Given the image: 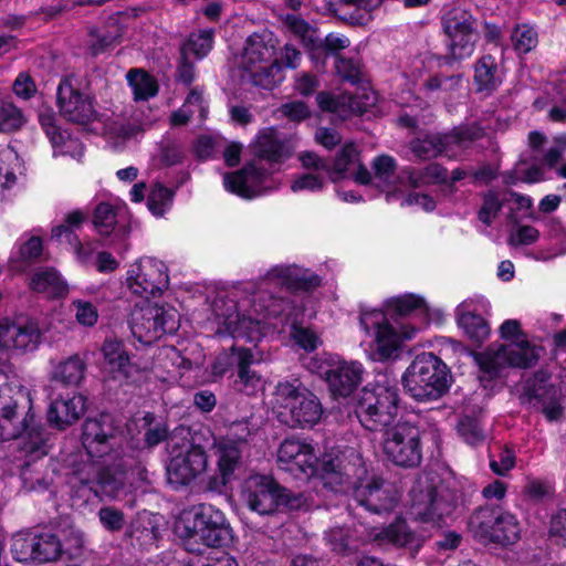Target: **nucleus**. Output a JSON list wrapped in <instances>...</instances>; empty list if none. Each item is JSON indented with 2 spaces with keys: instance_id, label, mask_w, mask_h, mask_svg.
<instances>
[{
  "instance_id": "nucleus-36",
  "label": "nucleus",
  "mask_w": 566,
  "mask_h": 566,
  "mask_svg": "<svg viewBox=\"0 0 566 566\" xmlns=\"http://www.w3.org/2000/svg\"><path fill=\"white\" fill-rule=\"evenodd\" d=\"M317 103L323 111L336 113L342 117H346L349 114L363 113L365 111V106L358 101V98L348 93L339 95L319 93L317 95Z\"/></svg>"
},
{
  "instance_id": "nucleus-31",
  "label": "nucleus",
  "mask_w": 566,
  "mask_h": 566,
  "mask_svg": "<svg viewBox=\"0 0 566 566\" xmlns=\"http://www.w3.org/2000/svg\"><path fill=\"white\" fill-rule=\"evenodd\" d=\"M384 0H336L335 12L353 24H365Z\"/></svg>"
},
{
  "instance_id": "nucleus-11",
  "label": "nucleus",
  "mask_w": 566,
  "mask_h": 566,
  "mask_svg": "<svg viewBox=\"0 0 566 566\" xmlns=\"http://www.w3.org/2000/svg\"><path fill=\"white\" fill-rule=\"evenodd\" d=\"M399 394L396 387L377 384L365 388L356 410L364 427L369 430L382 429L395 423L400 416Z\"/></svg>"
},
{
  "instance_id": "nucleus-57",
  "label": "nucleus",
  "mask_w": 566,
  "mask_h": 566,
  "mask_svg": "<svg viewBox=\"0 0 566 566\" xmlns=\"http://www.w3.org/2000/svg\"><path fill=\"white\" fill-rule=\"evenodd\" d=\"M97 517L101 525L111 533L120 532L126 524L124 512L115 506H102Z\"/></svg>"
},
{
  "instance_id": "nucleus-28",
  "label": "nucleus",
  "mask_w": 566,
  "mask_h": 566,
  "mask_svg": "<svg viewBox=\"0 0 566 566\" xmlns=\"http://www.w3.org/2000/svg\"><path fill=\"white\" fill-rule=\"evenodd\" d=\"M241 453L237 446L226 443L219 446L218 473L209 476L207 490L222 493L234 479V472L240 465Z\"/></svg>"
},
{
  "instance_id": "nucleus-16",
  "label": "nucleus",
  "mask_w": 566,
  "mask_h": 566,
  "mask_svg": "<svg viewBox=\"0 0 566 566\" xmlns=\"http://www.w3.org/2000/svg\"><path fill=\"white\" fill-rule=\"evenodd\" d=\"M63 552L60 538L52 532L30 531L12 537L11 553L21 563H49L56 560Z\"/></svg>"
},
{
  "instance_id": "nucleus-43",
  "label": "nucleus",
  "mask_w": 566,
  "mask_h": 566,
  "mask_svg": "<svg viewBox=\"0 0 566 566\" xmlns=\"http://www.w3.org/2000/svg\"><path fill=\"white\" fill-rule=\"evenodd\" d=\"M158 535L159 528L147 513L139 514L130 525L129 536L142 547L155 544Z\"/></svg>"
},
{
  "instance_id": "nucleus-25",
  "label": "nucleus",
  "mask_w": 566,
  "mask_h": 566,
  "mask_svg": "<svg viewBox=\"0 0 566 566\" xmlns=\"http://www.w3.org/2000/svg\"><path fill=\"white\" fill-rule=\"evenodd\" d=\"M367 538L379 546L394 545L406 547L412 554L417 553L422 546V538L412 532L406 522L400 518L386 527L370 528Z\"/></svg>"
},
{
  "instance_id": "nucleus-45",
  "label": "nucleus",
  "mask_w": 566,
  "mask_h": 566,
  "mask_svg": "<svg viewBox=\"0 0 566 566\" xmlns=\"http://www.w3.org/2000/svg\"><path fill=\"white\" fill-rule=\"evenodd\" d=\"M389 314L398 316H408L411 314H427L428 306L424 300L413 294H406L394 297L387 302Z\"/></svg>"
},
{
  "instance_id": "nucleus-20",
  "label": "nucleus",
  "mask_w": 566,
  "mask_h": 566,
  "mask_svg": "<svg viewBox=\"0 0 566 566\" xmlns=\"http://www.w3.org/2000/svg\"><path fill=\"white\" fill-rule=\"evenodd\" d=\"M373 174L366 167H359L355 174V181L361 185L373 184L384 192H387V200L395 193L402 192L408 186L403 169L397 172L395 158L388 155L377 156L371 164Z\"/></svg>"
},
{
  "instance_id": "nucleus-6",
  "label": "nucleus",
  "mask_w": 566,
  "mask_h": 566,
  "mask_svg": "<svg viewBox=\"0 0 566 566\" xmlns=\"http://www.w3.org/2000/svg\"><path fill=\"white\" fill-rule=\"evenodd\" d=\"M176 532L186 551L201 554V546L220 547L229 538V527L221 511L210 505H199L184 512Z\"/></svg>"
},
{
  "instance_id": "nucleus-22",
  "label": "nucleus",
  "mask_w": 566,
  "mask_h": 566,
  "mask_svg": "<svg viewBox=\"0 0 566 566\" xmlns=\"http://www.w3.org/2000/svg\"><path fill=\"white\" fill-rule=\"evenodd\" d=\"M56 97L60 114L69 122L86 124L93 119L95 111L92 98L82 93L72 78L66 77L60 82Z\"/></svg>"
},
{
  "instance_id": "nucleus-64",
  "label": "nucleus",
  "mask_w": 566,
  "mask_h": 566,
  "mask_svg": "<svg viewBox=\"0 0 566 566\" xmlns=\"http://www.w3.org/2000/svg\"><path fill=\"white\" fill-rule=\"evenodd\" d=\"M17 97L28 101L38 93L36 84L29 72H20L12 84Z\"/></svg>"
},
{
  "instance_id": "nucleus-47",
  "label": "nucleus",
  "mask_w": 566,
  "mask_h": 566,
  "mask_svg": "<svg viewBox=\"0 0 566 566\" xmlns=\"http://www.w3.org/2000/svg\"><path fill=\"white\" fill-rule=\"evenodd\" d=\"M359 167H364L359 161V153L354 144H346L338 153L333 167H331L332 176L336 179L343 174L352 171L355 177Z\"/></svg>"
},
{
  "instance_id": "nucleus-14",
  "label": "nucleus",
  "mask_w": 566,
  "mask_h": 566,
  "mask_svg": "<svg viewBox=\"0 0 566 566\" xmlns=\"http://www.w3.org/2000/svg\"><path fill=\"white\" fill-rule=\"evenodd\" d=\"M129 325L134 338L143 345H151L164 335L177 332L179 314L172 307L148 303L135 307Z\"/></svg>"
},
{
  "instance_id": "nucleus-9",
  "label": "nucleus",
  "mask_w": 566,
  "mask_h": 566,
  "mask_svg": "<svg viewBox=\"0 0 566 566\" xmlns=\"http://www.w3.org/2000/svg\"><path fill=\"white\" fill-rule=\"evenodd\" d=\"M455 507L451 493L421 475L410 491L409 515L416 521L439 525Z\"/></svg>"
},
{
  "instance_id": "nucleus-39",
  "label": "nucleus",
  "mask_w": 566,
  "mask_h": 566,
  "mask_svg": "<svg viewBox=\"0 0 566 566\" xmlns=\"http://www.w3.org/2000/svg\"><path fill=\"white\" fill-rule=\"evenodd\" d=\"M30 287L38 292L44 293L49 297H59L66 293V284L60 274L53 269L38 271L31 277Z\"/></svg>"
},
{
  "instance_id": "nucleus-1",
  "label": "nucleus",
  "mask_w": 566,
  "mask_h": 566,
  "mask_svg": "<svg viewBox=\"0 0 566 566\" xmlns=\"http://www.w3.org/2000/svg\"><path fill=\"white\" fill-rule=\"evenodd\" d=\"M367 469L361 454L354 448H345L335 454H326L322 462L321 480L335 492L353 491L357 503L374 513L391 511L398 493L395 488L378 478L364 481Z\"/></svg>"
},
{
  "instance_id": "nucleus-48",
  "label": "nucleus",
  "mask_w": 566,
  "mask_h": 566,
  "mask_svg": "<svg viewBox=\"0 0 566 566\" xmlns=\"http://www.w3.org/2000/svg\"><path fill=\"white\" fill-rule=\"evenodd\" d=\"M20 167L17 151L8 145L0 146V188L9 189L15 184V170Z\"/></svg>"
},
{
  "instance_id": "nucleus-35",
  "label": "nucleus",
  "mask_w": 566,
  "mask_h": 566,
  "mask_svg": "<svg viewBox=\"0 0 566 566\" xmlns=\"http://www.w3.org/2000/svg\"><path fill=\"white\" fill-rule=\"evenodd\" d=\"M284 24L308 52H319L323 43L317 30L313 25L294 13L285 15Z\"/></svg>"
},
{
  "instance_id": "nucleus-41",
  "label": "nucleus",
  "mask_w": 566,
  "mask_h": 566,
  "mask_svg": "<svg viewBox=\"0 0 566 566\" xmlns=\"http://www.w3.org/2000/svg\"><path fill=\"white\" fill-rule=\"evenodd\" d=\"M480 40L478 28L448 38V48L453 60H465L473 55Z\"/></svg>"
},
{
  "instance_id": "nucleus-61",
  "label": "nucleus",
  "mask_w": 566,
  "mask_h": 566,
  "mask_svg": "<svg viewBox=\"0 0 566 566\" xmlns=\"http://www.w3.org/2000/svg\"><path fill=\"white\" fill-rule=\"evenodd\" d=\"M295 303V300L289 301L283 297H271L270 303L264 306V310L270 316L285 315L289 319L295 321L300 315V310Z\"/></svg>"
},
{
  "instance_id": "nucleus-49",
  "label": "nucleus",
  "mask_w": 566,
  "mask_h": 566,
  "mask_svg": "<svg viewBox=\"0 0 566 566\" xmlns=\"http://www.w3.org/2000/svg\"><path fill=\"white\" fill-rule=\"evenodd\" d=\"M213 29L201 30L199 33H191L181 46L182 55H195L197 59L205 57L212 49Z\"/></svg>"
},
{
  "instance_id": "nucleus-12",
  "label": "nucleus",
  "mask_w": 566,
  "mask_h": 566,
  "mask_svg": "<svg viewBox=\"0 0 566 566\" xmlns=\"http://www.w3.org/2000/svg\"><path fill=\"white\" fill-rule=\"evenodd\" d=\"M468 527L483 543L513 544L521 534L516 517L501 507L484 506L475 510L470 516Z\"/></svg>"
},
{
  "instance_id": "nucleus-19",
  "label": "nucleus",
  "mask_w": 566,
  "mask_h": 566,
  "mask_svg": "<svg viewBox=\"0 0 566 566\" xmlns=\"http://www.w3.org/2000/svg\"><path fill=\"white\" fill-rule=\"evenodd\" d=\"M114 432L115 430L108 415L86 419L82 430V444L85 452L71 457L67 464L72 461L103 459L112 450L111 441L115 438Z\"/></svg>"
},
{
  "instance_id": "nucleus-17",
  "label": "nucleus",
  "mask_w": 566,
  "mask_h": 566,
  "mask_svg": "<svg viewBox=\"0 0 566 566\" xmlns=\"http://www.w3.org/2000/svg\"><path fill=\"white\" fill-rule=\"evenodd\" d=\"M303 504L302 496L291 495L286 489L280 488L270 476L250 474V510L259 514H270L280 505L297 510Z\"/></svg>"
},
{
  "instance_id": "nucleus-24",
  "label": "nucleus",
  "mask_w": 566,
  "mask_h": 566,
  "mask_svg": "<svg viewBox=\"0 0 566 566\" xmlns=\"http://www.w3.org/2000/svg\"><path fill=\"white\" fill-rule=\"evenodd\" d=\"M489 307L490 304L485 298L476 296L464 300L455 308L458 325L474 342L481 343L490 334L486 321L475 313L479 310L486 311Z\"/></svg>"
},
{
  "instance_id": "nucleus-55",
  "label": "nucleus",
  "mask_w": 566,
  "mask_h": 566,
  "mask_svg": "<svg viewBox=\"0 0 566 566\" xmlns=\"http://www.w3.org/2000/svg\"><path fill=\"white\" fill-rule=\"evenodd\" d=\"M512 42L515 51L522 54L528 53L537 45V32L531 25H517L512 32Z\"/></svg>"
},
{
  "instance_id": "nucleus-40",
  "label": "nucleus",
  "mask_w": 566,
  "mask_h": 566,
  "mask_svg": "<svg viewBox=\"0 0 566 566\" xmlns=\"http://www.w3.org/2000/svg\"><path fill=\"white\" fill-rule=\"evenodd\" d=\"M442 30L447 38H451L468 30L478 28L473 14L461 7L448 10L441 19Z\"/></svg>"
},
{
  "instance_id": "nucleus-62",
  "label": "nucleus",
  "mask_w": 566,
  "mask_h": 566,
  "mask_svg": "<svg viewBox=\"0 0 566 566\" xmlns=\"http://www.w3.org/2000/svg\"><path fill=\"white\" fill-rule=\"evenodd\" d=\"M224 188L244 199L248 198V168L243 167L234 172H227L223 176Z\"/></svg>"
},
{
  "instance_id": "nucleus-54",
  "label": "nucleus",
  "mask_w": 566,
  "mask_h": 566,
  "mask_svg": "<svg viewBox=\"0 0 566 566\" xmlns=\"http://www.w3.org/2000/svg\"><path fill=\"white\" fill-rule=\"evenodd\" d=\"M325 541L333 552L340 555H346L354 548L349 528L334 526L325 533Z\"/></svg>"
},
{
  "instance_id": "nucleus-38",
  "label": "nucleus",
  "mask_w": 566,
  "mask_h": 566,
  "mask_svg": "<svg viewBox=\"0 0 566 566\" xmlns=\"http://www.w3.org/2000/svg\"><path fill=\"white\" fill-rule=\"evenodd\" d=\"M86 361L78 355L62 360L53 371V379L67 386H77L85 377Z\"/></svg>"
},
{
  "instance_id": "nucleus-10",
  "label": "nucleus",
  "mask_w": 566,
  "mask_h": 566,
  "mask_svg": "<svg viewBox=\"0 0 566 566\" xmlns=\"http://www.w3.org/2000/svg\"><path fill=\"white\" fill-rule=\"evenodd\" d=\"M360 325L374 338L373 348L376 360L392 357L401 343L411 339L417 332V328L409 324L391 323L387 314L380 310L361 312Z\"/></svg>"
},
{
  "instance_id": "nucleus-4",
  "label": "nucleus",
  "mask_w": 566,
  "mask_h": 566,
  "mask_svg": "<svg viewBox=\"0 0 566 566\" xmlns=\"http://www.w3.org/2000/svg\"><path fill=\"white\" fill-rule=\"evenodd\" d=\"M13 391L11 386L0 384V441L18 440V449L25 455H45L46 432L30 412L19 419Z\"/></svg>"
},
{
  "instance_id": "nucleus-2",
  "label": "nucleus",
  "mask_w": 566,
  "mask_h": 566,
  "mask_svg": "<svg viewBox=\"0 0 566 566\" xmlns=\"http://www.w3.org/2000/svg\"><path fill=\"white\" fill-rule=\"evenodd\" d=\"M67 483L76 492L92 493L98 499L125 500L134 492L133 480L120 464L95 461H72L67 464Z\"/></svg>"
},
{
  "instance_id": "nucleus-37",
  "label": "nucleus",
  "mask_w": 566,
  "mask_h": 566,
  "mask_svg": "<svg viewBox=\"0 0 566 566\" xmlns=\"http://www.w3.org/2000/svg\"><path fill=\"white\" fill-rule=\"evenodd\" d=\"M403 176H406L409 187L420 188L428 185L446 182L448 171L441 165L433 163L423 169L403 168Z\"/></svg>"
},
{
  "instance_id": "nucleus-29",
  "label": "nucleus",
  "mask_w": 566,
  "mask_h": 566,
  "mask_svg": "<svg viewBox=\"0 0 566 566\" xmlns=\"http://www.w3.org/2000/svg\"><path fill=\"white\" fill-rule=\"evenodd\" d=\"M266 280L291 290H308L321 284L319 276L296 265H276L268 272Z\"/></svg>"
},
{
  "instance_id": "nucleus-5",
  "label": "nucleus",
  "mask_w": 566,
  "mask_h": 566,
  "mask_svg": "<svg viewBox=\"0 0 566 566\" xmlns=\"http://www.w3.org/2000/svg\"><path fill=\"white\" fill-rule=\"evenodd\" d=\"M271 405L276 419L293 429L313 428L323 415L317 396L297 379L280 381Z\"/></svg>"
},
{
  "instance_id": "nucleus-7",
  "label": "nucleus",
  "mask_w": 566,
  "mask_h": 566,
  "mask_svg": "<svg viewBox=\"0 0 566 566\" xmlns=\"http://www.w3.org/2000/svg\"><path fill=\"white\" fill-rule=\"evenodd\" d=\"M421 423L419 415L407 412L382 429L381 449L386 458L396 465L413 468L420 464Z\"/></svg>"
},
{
  "instance_id": "nucleus-44",
  "label": "nucleus",
  "mask_w": 566,
  "mask_h": 566,
  "mask_svg": "<svg viewBox=\"0 0 566 566\" xmlns=\"http://www.w3.org/2000/svg\"><path fill=\"white\" fill-rule=\"evenodd\" d=\"M127 81L137 101H146L158 92L156 80L143 70H130L127 73Z\"/></svg>"
},
{
  "instance_id": "nucleus-27",
  "label": "nucleus",
  "mask_w": 566,
  "mask_h": 566,
  "mask_svg": "<svg viewBox=\"0 0 566 566\" xmlns=\"http://www.w3.org/2000/svg\"><path fill=\"white\" fill-rule=\"evenodd\" d=\"M526 401L535 409L542 411L547 420L554 421L562 417L563 410L559 403L560 392L544 379H535L527 385L525 392Z\"/></svg>"
},
{
  "instance_id": "nucleus-30",
  "label": "nucleus",
  "mask_w": 566,
  "mask_h": 566,
  "mask_svg": "<svg viewBox=\"0 0 566 566\" xmlns=\"http://www.w3.org/2000/svg\"><path fill=\"white\" fill-rule=\"evenodd\" d=\"M255 146L259 155L271 163H280L290 158L295 148L292 138L279 136L273 128L262 130L256 137Z\"/></svg>"
},
{
  "instance_id": "nucleus-26",
  "label": "nucleus",
  "mask_w": 566,
  "mask_h": 566,
  "mask_svg": "<svg viewBox=\"0 0 566 566\" xmlns=\"http://www.w3.org/2000/svg\"><path fill=\"white\" fill-rule=\"evenodd\" d=\"M85 411V397L76 392L62 394L51 398L48 420L59 429L74 423Z\"/></svg>"
},
{
  "instance_id": "nucleus-59",
  "label": "nucleus",
  "mask_w": 566,
  "mask_h": 566,
  "mask_svg": "<svg viewBox=\"0 0 566 566\" xmlns=\"http://www.w3.org/2000/svg\"><path fill=\"white\" fill-rule=\"evenodd\" d=\"M458 432L462 439L471 446H476L484 441L485 434L479 421L471 417H463L458 423Z\"/></svg>"
},
{
  "instance_id": "nucleus-46",
  "label": "nucleus",
  "mask_w": 566,
  "mask_h": 566,
  "mask_svg": "<svg viewBox=\"0 0 566 566\" xmlns=\"http://www.w3.org/2000/svg\"><path fill=\"white\" fill-rule=\"evenodd\" d=\"M284 80L283 67L277 60L269 66L250 67V81L262 88L272 90Z\"/></svg>"
},
{
  "instance_id": "nucleus-23",
  "label": "nucleus",
  "mask_w": 566,
  "mask_h": 566,
  "mask_svg": "<svg viewBox=\"0 0 566 566\" xmlns=\"http://www.w3.org/2000/svg\"><path fill=\"white\" fill-rule=\"evenodd\" d=\"M207 455L201 447L192 446L174 455L167 465L168 482L175 488L188 485L207 468Z\"/></svg>"
},
{
  "instance_id": "nucleus-13",
  "label": "nucleus",
  "mask_w": 566,
  "mask_h": 566,
  "mask_svg": "<svg viewBox=\"0 0 566 566\" xmlns=\"http://www.w3.org/2000/svg\"><path fill=\"white\" fill-rule=\"evenodd\" d=\"M41 342V332L36 321L28 317L0 319V354L7 350L18 353L32 352ZM12 366L8 359L0 357V384L9 386L8 375Z\"/></svg>"
},
{
  "instance_id": "nucleus-32",
  "label": "nucleus",
  "mask_w": 566,
  "mask_h": 566,
  "mask_svg": "<svg viewBox=\"0 0 566 566\" xmlns=\"http://www.w3.org/2000/svg\"><path fill=\"white\" fill-rule=\"evenodd\" d=\"M237 369L241 381L248 384V349L244 347L231 346L230 352L221 353L212 365V373L222 376L226 373Z\"/></svg>"
},
{
  "instance_id": "nucleus-50",
  "label": "nucleus",
  "mask_w": 566,
  "mask_h": 566,
  "mask_svg": "<svg viewBox=\"0 0 566 566\" xmlns=\"http://www.w3.org/2000/svg\"><path fill=\"white\" fill-rule=\"evenodd\" d=\"M440 134H424L410 142V150L419 159H431L442 155Z\"/></svg>"
},
{
  "instance_id": "nucleus-34",
  "label": "nucleus",
  "mask_w": 566,
  "mask_h": 566,
  "mask_svg": "<svg viewBox=\"0 0 566 566\" xmlns=\"http://www.w3.org/2000/svg\"><path fill=\"white\" fill-rule=\"evenodd\" d=\"M284 24L308 52H319L323 43L317 30L313 25L294 13L285 15Z\"/></svg>"
},
{
  "instance_id": "nucleus-42",
  "label": "nucleus",
  "mask_w": 566,
  "mask_h": 566,
  "mask_svg": "<svg viewBox=\"0 0 566 566\" xmlns=\"http://www.w3.org/2000/svg\"><path fill=\"white\" fill-rule=\"evenodd\" d=\"M102 352L105 361L111 366L113 371H118L125 377L130 376L134 366L130 364L129 356L122 343L107 339L103 344Z\"/></svg>"
},
{
  "instance_id": "nucleus-18",
  "label": "nucleus",
  "mask_w": 566,
  "mask_h": 566,
  "mask_svg": "<svg viewBox=\"0 0 566 566\" xmlns=\"http://www.w3.org/2000/svg\"><path fill=\"white\" fill-rule=\"evenodd\" d=\"M127 280L133 293L145 298L161 295L169 284L165 263L150 256L142 258L129 270Z\"/></svg>"
},
{
  "instance_id": "nucleus-3",
  "label": "nucleus",
  "mask_w": 566,
  "mask_h": 566,
  "mask_svg": "<svg viewBox=\"0 0 566 566\" xmlns=\"http://www.w3.org/2000/svg\"><path fill=\"white\" fill-rule=\"evenodd\" d=\"M500 335L505 344H492L485 350L473 354L485 377L494 378L505 367L528 368L536 364L539 348L526 339L517 319L503 322Z\"/></svg>"
},
{
  "instance_id": "nucleus-21",
  "label": "nucleus",
  "mask_w": 566,
  "mask_h": 566,
  "mask_svg": "<svg viewBox=\"0 0 566 566\" xmlns=\"http://www.w3.org/2000/svg\"><path fill=\"white\" fill-rule=\"evenodd\" d=\"M276 461L282 470L295 476H310L316 471L317 455L305 440L286 438L279 446Z\"/></svg>"
},
{
  "instance_id": "nucleus-58",
  "label": "nucleus",
  "mask_w": 566,
  "mask_h": 566,
  "mask_svg": "<svg viewBox=\"0 0 566 566\" xmlns=\"http://www.w3.org/2000/svg\"><path fill=\"white\" fill-rule=\"evenodd\" d=\"M94 224L101 234H109L116 224V210L106 202L99 203L94 211Z\"/></svg>"
},
{
  "instance_id": "nucleus-56",
  "label": "nucleus",
  "mask_w": 566,
  "mask_h": 566,
  "mask_svg": "<svg viewBox=\"0 0 566 566\" xmlns=\"http://www.w3.org/2000/svg\"><path fill=\"white\" fill-rule=\"evenodd\" d=\"M120 38L119 29L96 30L91 32L90 49L93 55H98L113 48Z\"/></svg>"
},
{
  "instance_id": "nucleus-53",
  "label": "nucleus",
  "mask_w": 566,
  "mask_h": 566,
  "mask_svg": "<svg viewBox=\"0 0 566 566\" xmlns=\"http://www.w3.org/2000/svg\"><path fill=\"white\" fill-rule=\"evenodd\" d=\"M480 196L482 203L478 211V218L482 223L489 227L499 216L503 207V201L494 190H488Z\"/></svg>"
},
{
  "instance_id": "nucleus-63",
  "label": "nucleus",
  "mask_w": 566,
  "mask_h": 566,
  "mask_svg": "<svg viewBox=\"0 0 566 566\" xmlns=\"http://www.w3.org/2000/svg\"><path fill=\"white\" fill-rule=\"evenodd\" d=\"M55 114L52 109H41L39 113V122L49 137L53 147L57 148L60 140L63 139V133L55 124Z\"/></svg>"
},
{
  "instance_id": "nucleus-33",
  "label": "nucleus",
  "mask_w": 566,
  "mask_h": 566,
  "mask_svg": "<svg viewBox=\"0 0 566 566\" xmlns=\"http://www.w3.org/2000/svg\"><path fill=\"white\" fill-rule=\"evenodd\" d=\"M502 71L494 56L482 55L474 64V83L478 91L492 92L502 83Z\"/></svg>"
},
{
  "instance_id": "nucleus-60",
  "label": "nucleus",
  "mask_w": 566,
  "mask_h": 566,
  "mask_svg": "<svg viewBox=\"0 0 566 566\" xmlns=\"http://www.w3.org/2000/svg\"><path fill=\"white\" fill-rule=\"evenodd\" d=\"M171 199L172 191L161 184H156L148 195L147 206L154 214L161 216Z\"/></svg>"
},
{
  "instance_id": "nucleus-15",
  "label": "nucleus",
  "mask_w": 566,
  "mask_h": 566,
  "mask_svg": "<svg viewBox=\"0 0 566 566\" xmlns=\"http://www.w3.org/2000/svg\"><path fill=\"white\" fill-rule=\"evenodd\" d=\"M312 369L328 385L334 397H349L363 380L364 368L358 361H347L336 354L323 353L312 360Z\"/></svg>"
},
{
  "instance_id": "nucleus-8",
  "label": "nucleus",
  "mask_w": 566,
  "mask_h": 566,
  "mask_svg": "<svg viewBox=\"0 0 566 566\" xmlns=\"http://www.w3.org/2000/svg\"><path fill=\"white\" fill-rule=\"evenodd\" d=\"M402 382L406 391L418 401L442 397L450 385L447 365L432 353L418 355L406 369Z\"/></svg>"
},
{
  "instance_id": "nucleus-51",
  "label": "nucleus",
  "mask_w": 566,
  "mask_h": 566,
  "mask_svg": "<svg viewBox=\"0 0 566 566\" xmlns=\"http://www.w3.org/2000/svg\"><path fill=\"white\" fill-rule=\"evenodd\" d=\"M440 142L443 148L442 155L457 158L469 147L472 138L467 132L455 129L448 134H440Z\"/></svg>"
},
{
  "instance_id": "nucleus-52",
  "label": "nucleus",
  "mask_w": 566,
  "mask_h": 566,
  "mask_svg": "<svg viewBox=\"0 0 566 566\" xmlns=\"http://www.w3.org/2000/svg\"><path fill=\"white\" fill-rule=\"evenodd\" d=\"M25 123L22 111L12 102L0 99V132H14Z\"/></svg>"
}]
</instances>
